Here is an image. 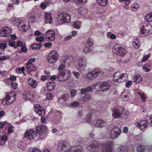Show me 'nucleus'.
<instances>
[{
	"label": "nucleus",
	"mask_w": 152,
	"mask_h": 152,
	"mask_svg": "<svg viewBox=\"0 0 152 152\" xmlns=\"http://www.w3.org/2000/svg\"><path fill=\"white\" fill-rule=\"evenodd\" d=\"M43 109V108L39 104H36L35 105L34 110L37 113H38V112L40 111L41 110Z\"/></svg>",
	"instance_id": "28"
},
{
	"label": "nucleus",
	"mask_w": 152,
	"mask_h": 152,
	"mask_svg": "<svg viewBox=\"0 0 152 152\" xmlns=\"http://www.w3.org/2000/svg\"><path fill=\"white\" fill-rule=\"evenodd\" d=\"M24 144V143H23L22 142H20L18 144V147L20 149H23L24 148V146H23L22 145H25Z\"/></svg>",
	"instance_id": "63"
},
{
	"label": "nucleus",
	"mask_w": 152,
	"mask_h": 152,
	"mask_svg": "<svg viewBox=\"0 0 152 152\" xmlns=\"http://www.w3.org/2000/svg\"><path fill=\"white\" fill-rule=\"evenodd\" d=\"M28 83L33 88H36L37 86V82L31 78H29L28 80Z\"/></svg>",
	"instance_id": "22"
},
{
	"label": "nucleus",
	"mask_w": 152,
	"mask_h": 152,
	"mask_svg": "<svg viewBox=\"0 0 152 152\" xmlns=\"http://www.w3.org/2000/svg\"><path fill=\"white\" fill-rule=\"evenodd\" d=\"M26 98L27 100H33L34 99L33 94L31 93H28L26 94Z\"/></svg>",
	"instance_id": "37"
},
{
	"label": "nucleus",
	"mask_w": 152,
	"mask_h": 152,
	"mask_svg": "<svg viewBox=\"0 0 152 152\" xmlns=\"http://www.w3.org/2000/svg\"><path fill=\"white\" fill-rule=\"evenodd\" d=\"M121 131L118 127H115L112 129L110 131V136L112 138L117 137L120 134Z\"/></svg>",
	"instance_id": "11"
},
{
	"label": "nucleus",
	"mask_w": 152,
	"mask_h": 152,
	"mask_svg": "<svg viewBox=\"0 0 152 152\" xmlns=\"http://www.w3.org/2000/svg\"><path fill=\"white\" fill-rule=\"evenodd\" d=\"M24 68L23 67H22L21 68H20V67H18L16 69V71L17 73L20 74L21 73H23V75H25L26 74H25V73L24 72Z\"/></svg>",
	"instance_id": "34"
},
{
	"label": "nucleus",
	"mask_w": 152,
	"mask_h": 152,
	"mask_svg": "<svg viewBox=\"0 0 152 152\" xmlns=\"http://www.w3.org/2000/svg\"><path fill=\"white\" fill-rule=\"evenodd\" d=\"M103 73L99 69H95L92 72H88L87 75V77L88 79L92 80L97 77L98 75Z\"/></svg>",
	"instance_id": "8"
},
{
	"label": "nucleus",
	"mask_w": 152,
	"mask_h": 152,
	"mask_svg": "<svg viewBox=\"0 0 152 152\" xmlns=\"http://www.w3.org/2000/svg\"><path fill=\"white\" fill-rule=\"evenodd\" d=\"M71 96L72 97H73L76 94V91L75 90H72L70 92Z\"/></svg>",
	"instance_id": "58"
},
{
	"label": "nucleus",
	"mask_w": 152,
	"mask_h": 152,
	"mask_svg": "<svg viewBox=\"0 0 152 152\" xmlns=\"http://www.w3.org/2000/svg\"><path fill=\"white\" fill-rule=\"evenodd\" d=\"M16 95L13 92L9 93L6 95V99H7L9 103H11L14 102L15 99Z\"/></svg>",
	"instance_id": "16"
},
{
	"label": "nucleus",
	"mask_w": 152,
	"mask_h": 152,
	"mask_svg": "<svg viewBox=\"0 0 152 152\" xmlns=\"http://www.w3.org/2000/svg\"><path fill=\"white\" fill-rule=\"evenodd\" d=\"M40 6L42 9H44L46 7V4L45 3L43 2L41 3Z\"/></svg>",
	"instance_id": "59"
},
{
	"label": "nucleus",
	"mask_w": 152,
	"mask_h": 152,
	"mask_svg": "<svg viewBox=\"0 0 152 152\" xmlns=\"http://www.w3.org/2000/svg\"><path fill=\"white\" fill-rule=\"evenodd\" d=\"M112 142H106L103 145V150L104 152H110L112 149Z\"/></svg>",
	"instance_id": "13"
},
{
	"label": "nucleus",
	"mask_w": 152,
	"mask_h": 152,
	"mask_svg": "<svg viewBox=\"0 0 152 152\" xmlns=\"http://www.w3.org/2000/svg\"><path fill=\"white\" fill-rule=\"evenodd\" d=\"M121 113L118 109H115L114 110L113 115L114 118H118L121 115Z\"/></svg>",
	"instance_id": "25"
},
{
	"label": "nucleus",
	"mask_w": 152,
	"mask_h": 152,
	"mask_svg": "<svg viewBox=\"0 0 152 152\" xmlns=\"http://www.w3.org/2000/svg\"><path fill=\"white\" fill-rule=\"evenodd\" d=\"M11 28L8 26H5L3 27L2 30L0 33V36L1 37H8L11 33Z\"/></svg>",
	"instance_id": "10"
},
{
	"label": "nucleus",
	"mask_w": 152,
	"mask_h": 152,
	"mask_svg": "<svg viewBox=\"0 0 152 152\" xmlns=\"http://www.w3.org/2000/svg\"><path fill=\"white\" fill-rule=\"evenodd\" d=\"M152 32V28L150 24H146L143 26L140 29V33L144 36L149 35Z\"/></svg>",
	"instance_id": "7"
},
{
	"label": "nucleus",
	"mask_w": 152,
	"mask_h": 152,
	"mask_svg": "<svg viewBox=\"0 0 152 152\" xmlns=\"http://www.w3.org/2000/svg\"><path fill=\"white\" fill-rule=\"evenodd\" d=\"M35 133L32 129H30L25 132L24 136L28 139H32L35 136Z\"/></svg>",
	"instance_id": "15"
},
{
	"label": "nucleus",
	"mask_w": 152,
	"mask_h": 152,
	"mask_svg": "<svg viewBox=\"0 0 152 152\" xmlns=\"http://www.w3.org/2000/svg\"><path fill=\"white\" fill-rule=\"evenodd\" d=\"M58 149L60 152H67L71 149V146L68 142L63 141L58 143Z\"/></svg>",
	"instance_id": "3"
},
{
	"label": "nucleus",
	"mask_w": 152,
	"mask_h": 152,
	"mask_svg": "<svg viewBox=\"0 0 152 152\" xmlns=\"http://www.w3.org/2000/svg\"><path fill=\"white\" fill-rule=\"evenodd\" d=\"M16 79V77L15 75H13L11 76L10 78L7 79V80H10L12 81H15Z\"/></svg>",
	"instance_id": "57"
},
{
	"label": "nucleus",
	"mask_w": 152,
	"mask_h": 152,
	"mask_svg": "<svg viewBox=\"0 0 152 152\" xmlns=\"http://www.w3.org/2000/svg\"><path fill=\"white\" fill-rule=\"evenodd\" d=\"M18 86V84L16 82H12L11 83V87L13 89H16Z\"/></svg>",
	"instance_id": "46"
},
{
	"label": "nucleus",
	"mask_w": 152,
	"mask_h": 152,
	"mask_svg": "<svg viewBox=\"0 0 152 152\" xmlns=\"http://www.w3.org/2000/svg\"><path fill=\"white\" fill-rule=\"evenodd\" d=\"M79 66L80 67H83V66H86V63L82 60H80L79 63Z\"/></svg>",
	"instance_id": "49"
},
{
	"label": "nucleus",
	"mask_w": 152,
	"mask_h": 152,
	"mask_svg": "<svg viewBox=\"0 0 152 152\" xmlns=\"http://www.w3.org/2000/svg\"><path fill=\"white\" fill-rule=\"evenodd\" d=\"M47 127L43 125L39 126L37 128V132L39 134L45 133L47 130Z\"/></svg>",
	"instance_id": "19"
},
{
	"label": "nucleus",
	"mask_w": 152,
	"mask_h": 152,
	"mask_svg": "<svg viewBox=\"0 0 152 152\" xmlns=\"http://www.w3.org/2000/svg\"><path fill=\"white\" fill-rule=\"evenodd\" d=\"M78 146L77 147H73L71 152H81V151Z\"/></svg>",
	"instance_id": "47"
},
{
	"label": "nucleus",
	"mask_w": 152,
	"mask_h": 152,
	"mask_svg": "<svg viewBox=\"0 0 152 152\" xmlns=\"http://www.w3.org/2000/svg\"><path fill=\"white\" fill-rule=\"evenodd\" d=\"M65 65L63 64H61L58 67V69L59 70H62L64 69Z\"/></svg>",
	"instance_id": "60"
},
{
	"label": "nucleus",
	"mask_w": 152,
	"mask_h": 152,
	"mask_svg": "<svg viewBox=\"0 0 152 152\" xmlns=\"http://www.w3.org/2000/svg\"><path fill=\"white\" fill-rule=\"evenodd\" d=\"M108 35L110 37V38L112 39H115L116 38V36L114 34H112L110 33H108Z\"/></svg>",
	"instance_id": "56"
},
{
	"label": "nucleus",
	"mask_w": 152,
	"mask_h": 152,
	"mask_svg": "<svg viewBox=\"0 0 152 152\" xmlns=\"http://www.w3.org/2000/svg\"><path fill=\"white\" fill-rule=\"evenodd\" d=\"M9 56H4L0 57V61H3L9 59Z\"/></svg>",
	"instance_id": "52"
},
{
	"label": "nucleus",
	"mask_w": 152,
	"mask_h": 152,
	"mask_svg": "<svg viewBox=\"0 0 152 152\" xmlns=\"http://www.w3.org/2000/svg\"><path fill=\"white\" fill-rule=\"evenodd\" d=\"M134 81L135 84H139L141 83L143 79L141 76L139 75H137L134 76Z\"/></svg>",
	"instance_id": "20"
},
{
	"label": "nucleus",
	"mask_w": 152,
	"mask_h": 152,
	"mask_svg": "<svg viewBox=\"0 0 152 152\" xmlns=\"http://www.w3.org/2000/svg\"><path fill=\"white\" fill-rule=\"evenodd\" d=\"M31 152H41L40 150L37 148H34L31 151Z\"/></svg>",
	"instance_id": "64"
},
{
	"label": "nucleus",
	"mask_w": 152,
	"mask_h": 152,
	"mask_svg": "<svg viewBox=\"0 0 152 152\" xmlns=\"http://www.w3.org/2000/svg\"><path fill=\"white\" fill-rule=\"evenodd\" d=\"M79 105V103L78 102L76 101L74 102L72 104V106L74 107H77Z\"/></svg>",
	"instance_id": "62"
},
{
	"label": "nucleus",
	"mask_w": 152,
	"mask_h": 152,
	"mask_svg": "<svg viewBox=\"0 0 152 152\" xmlns=\"http://www.w3.org/2000/svg\"><path fill=\"white\" fill-rule=\"evenodd\" d=\"M139 7L138 4L135 3L133 4L132 5L131 8L134 11H136L139 8Z\"/></svg>",
	"instance_id": "42"
},
{
	"label": "nucleus",
	"mask_w": 152,
	"mask_h": 152,
	"mask_svg": "<svg viewBox=\"0 0 152 152\" xmlns=\"http://www.w3.org/2000/svg\"><path fill=\"white\" fill-rule=\"evenodd\" d=\"M145 20L148 22L152 21V13L147 14L145 16Z\"/></svg>",
	"instance_id": "33"
},
{
	"label": "nucleus",
	"mask_w": 152,
	"mask_h": 152,
	"mask_svg": "<svg viewBox=\"0 0 152 152\" xmlns=\"http://www.w3.org/2000/svg\"><path fill=\"white\" fill-rule=\"evenodd\" d=\"M131 58L130 55H127L124 57L123 59V62L126 63L129 62Z\"/></svg>",
	"instance_id": "41"
},
{
	"label": "nucleus",
	"mask_w": 152,
	"mask_h": 152,
	"mask_svg": "<svg viewBox=\"0 0 152 152\" xmlns=\"http://www.w3.org/2000/svg\"><path fill=\"white\" fill-rule=\"evenodd\" d=\"M87 44L91 46L93 45V40L91 38H89L87 40Z\"/></svg>",
	"instance_id": "53"
},
{
	"label": "nucleus",
	"mask_w": 152,
	"mask_h": 152,
	"mask_svg": "<svg viewBox=\"0 0 152 152\" xmlns=\"http://www.w3.org/2000/svg\"><path fill=\"white\" fill-rule=\"evenodd\" d=\"M98 4L101 6H104L107 3L108 0H97Z\"/></svg>",
	"instance_id": "30"
},
{
	"label": "nucleus",
	"mask_w": 152,
	"mask_h": 152,
	"mask_svg": "<svg viewBox=\"0 0 152 152\" xmlns=\"http://www.w3.org/2000/svg\"><path fill=\"white\" fill-rule=\"evenodd\" d=\"M132 81L130 80L127 81L126 83V86L127 87L129 88L132 84Z\"/></svg>",
	"instance_id": "61"
},
{
	"label": "nucleus",
	"mask_w": 152,
	"mask_h": 152,
	"mask_svg": "<svg viewBox=\"0 0 152 152\" xmlns=\"http://www.w3.org/2000/svg\"><path fill=\"white\" fill-rule=\"evenodd\" d=\"M95 126L102 128L105 127L107 126V124L106 122L102 119H99L98 120L95 124Z\"/></svg>",
	"instance_id": "17"
},
{
	"label": "nucleus",
	"mask_w": 152,
	"mask_h": 152,
	"mask_svg": "<svg viewBox=\"0 0 152 152\" xmlns=\"http://www.w3.org/2000/svg\"><path fill=\"white\" fill-rule=\"evenodd\" d=\"M2 104L4 105H5L9 104L8 101L7 100V99H3L2 100Z\"/></svg>",
	"instance_id": "55"
},
{
	"label": "nucleus",
	"mask_w": 152,
	"mask_h": 152,
	"mask_svg": "<svg viewBox=\"0 0 152 152\" xmlns=\"http://www.w3.org/2000/svg\"><path fill=\"white\" fill-rule=\"evenodd\" d=\"M99 144L96 141L92 142L91 145L87 147V149L91 152L96 151L99 150Z\"/></svg>",
	"instance_id": "9"
},
{
	"label": "nucleus",
	"mask_w": 152,
	"mask_h": 152,
	"mask_svg": "<svg viewBox=\"0 0 152 152\" xmlns=\"http://www.w3.org/2000/svg\"><path fill=\"white\" fill-rule=\"evenodd\" d=\"M127 75L126 73H122L120 72L115 73L113 77V80L119 83H122L125 81L124 79Z\"/></svg>",
	"instance_id": "5"
},
{
	"label": "nucleus",
	"mask_w": 152,
	"mask_h": 152,
	"mask_svg": "<svg viewBox=\"0 0 152 152\" xmlns=\"http://www.w3.org/2000/svg\"><path fill=\"white\" fill-rule=\"evenodd\" d=\"M55 87L56 84L54 82H50L47 83V88L49 91H53L55 89Z\"/></svg>",
	"instance_id": "21"
},
{
	"label": "nucleus",
	"mask_w": 152,
	"mask_h": 152,
	"mask_svg": "<svg viewBox=\"0 0 152 152\" xmlns=\"http://www.w3.org/2000/svg\"><path fill=\"white\" fill-rule=\"evenodd\" d=\"M36 114L42 117H44L45 115V111L44 109H43L41 110L40 111H39L38 113H37Z\"/></svg>",
	"instance_id": "43"
},
{
	"label": "nucleus",
	"mask_w": 152,
	"mask_h": 152,
	"mask_svg": "<svg viewBox=\"0 0 152 152\" xmlns=\"http://www.w3.org/2000/svg\"><path fill=\"white\" fill-rule=\"evenodd\" d=\"M59 58V55L57 52L55 50L51 51L48 54L47 57V61L50 64H53L56 62Z\"/></svg>",
	"instance_id": "2"
},
{
	"label": "nucleus",
	"mask_w": 152,
	"mask_h": 152,
	"mask_svg": "<svg viewBox=\"0 0 152 152\" xmlns=\"http://www.w3.org/2000/svg\"><path fill=\"white\" fill-rule=\"evenodd\" d=\"M23 45H24L20 41H18L17 42V45L15 46V48H17V46L18 47H22Z\"/></svg>",
	"instance_id": "54"
},
{
	"label": "nucleus",
	"mask_w": 152,
	"mask_h": 152,
	"mask_svg": "<svg viewBox=\"0 0 152 152\" xmlns=\"http://www.w3.org/2000/svg\"><path fill=\"white\" fill-rule=\"evenodd\" d=\"M35 40L37 42H41L43 41L44 39L43 37H39L36 38L35 39Z\"/></svg>",
	"instance_id": "50"
},
{
	"label": "nucleus",
	"mask_w": 152,
	"mask_h": 152,
	"mask_svg": "<svg viewBox=\"0 0 152 152\" xmlns=\"http://www.w3.org/2000/svg\"><path fill=\"white\" fill-rule=\"evenodd\" d=\"M31 47L34 50H38L40 49V46L37 43H35L32 45Z\"/></svg>",
	"instance_id": "38"
},
{
	"label": "nucleus",
	"mask_w": 152,
	"mask_h": 152,
	"mask_svg": "<svg viewBox=\"0 0 152 152\" xmlns=\"http://www.w3.org/2000/svg\"><path fill=\"white\" fill-rule=\"evenodd\" d=\"M81 24V21H76L74 22L73 26L74 28L77 29H80V26Z\"/></svg>",
	"instance_id": "31"
},
{
	"label": "nucleus",
	"mask_w": 152,
	"mask_h": 152,
	"mask_svg": "<svg viewBox=\"0 0 152 152\" xmlns=\"http://www.w3.org/2000/svg\"><path fill=\"white\" fill-rule=\"evenodd\" d=\"M87 0H73L74 2L77 4L82 5L84 4Z\"/></svg>",
	"instance_id": "35"
},
{
	"label": "nucleus",
	"mask_w": 152,
	"mask_h": 152,
	"mask_svg": "<svg viewBox=\"0 0 152 152\" xmlns=\"http://www.w3.org/2000/svg\"><path fill=\"white\" fill-rule=\"evenodd\" d=\"M45 38L49 41H53L55 37V33L53 30H49L47 31L45 34Z\"/></svg>",
	"instance_id": "12"
},
{
	"label": "nucleus",
	"mask_w": 152,
	"mask_h": 152,
	"mask_svg": "<svg viewBox=\"0 0 152 152\" xmlns=\"http://www.w3.org/2000/svg\"><path fill=\"white\" fill-rule=\"evenodd\" d=\"M46 96L48 99L50 100L52 99L53 95L51 93H48L46 94Z\"/></svg>",
	"instance_id": "48"
},
{
	"label": "nucleus",
	"mask_w": 152,
	"mask_h": 152,
	"mask_svg": "<svg viewBox=\"0 0 152 152\" xmlns=\"http://www.w3.org/2000/svg\"><path fill=\"white\" fill-rule=\"evenodd\" d=\"M130 96V94H129V93L128 92L123 93L122 94L121 98L124 100H125V99H128Z\"/></svg>",
	"instance_id": "29"
},
{
	"label": "nucleus",
	"mask_w": 152,
	"mask_h": 152,
	"mask_svg": "<svg viewBox=\"0 0 152 152\" xmlns=\"http://www.w3.org/2000/svg\"><path fill=\"white\" fill-rule=\"evenodd\" d=\"M145 148L144 146L141 145H138L137 150L138 152H143L145 150Z\"/></svg>",
	"instance_id": "36"
},
{
	"label": "nucleus",
	"mask_w": 152,
	"mask_h": 152,
	"mask_svg": "<svg viewBox=\"0 0 152 152\" xmlns=\"http://www.w3.org/2000/svg\"><path fill=\"white\" fill-rule=\"evenodd\" d=\"M109 88V85L107 82H103L100 84V90L101 91H105L108 90Z\"/></svg>",
	"instance_id": "23"
},
{
	"label": "nucleus",
	"mask_w": 152,
	"mask_h": 152,
	"mask_svg": "<svg viewBox=\"0 0 152 152\" xmlns=\"http://www.w3.org/2000/svg\"><path fill=\"white\" fill-rule=\"evenodd\" d=\"M92 47L86 46L83 49V51L84 53H87L92 51Z\"/></svg>",
	"instance_id": "32"
},
{
	"label": "nucleus",
	"mask_w": 152,
	"mask_h": 152,
	"mask_svg": "<svg viewBox=\"0 0 152 152\" xmlns=\"http://www.w3.org/2000/svg\"><path fill=\"white\" fill-rule=\"evenodd\" d=\"M9 45L10 46L14 47L15 46H16L15 45V42L14 41L12 40H10V41H9Z\"/></svg>",
	"instance_id": "51"
},
{
	"label": "nucleus",
	"mask_w": 152,
	"mask_h": 152,
	"mask_svg": "<svg viewBox=\"0 0 152 152\" xmlns=\"http://www.w3.org/2000/svg\"><path fill=\"white\" fill-rule=\"evenodd\" d=\"M19 28L20 31L21 32L26 31L29 28L28 26L26 25V22L23 18L15 19L13 20Z\"/></svg>",
	"instance_id": "1"
},
{
	"label": "nucleus",
	"mask_w": 152,
	"mask_h": 152,
	"mask_svg": "<svg viewBox=\"0 0 152 152\" xmlns=\"http://www.w3.org/2000/svg\"><path fill=\"white\" fill-rule=\"evenodd\" d=\"M35 58H31L28 60L26 64V66H29V65H32V63H33L35 61Z\"/></svg>",
	"instance_id": "39"
},
{
	"label": "nucleus",
	"mask_w": 152,
	"mask_h": 152,
	"mask_svg": "<svg viewBox=\"0 0 152 152\" xmlns=\"http://www.w3.org/2000/svg\"><path fill=\"white\" fill-rule=\"evenodd\" d=\"M57 19L59 23H62L69 22L70 20V17L69 15L61 13L58 14Z\"/></svg>",
	"instance_id": "6"
},
{
	"label": "nucleus",
	"mask_w": 152,
	"mask_h": 152,
	"mask_svg": "<svg viewBox=\"0 0 152 152\" xmlns=\"http://www.w3.org/2000/svg\"><path fill=\"white\" fill-rule=\"evenodd\" d=\"M118 150L119 152H127L128 151V149L126 147L122 146L118 148Z\"/></svg>",
	"instance_id": "40"
},
{
	"label": "nucleus",
	"mask_w": 152,
	"mask_h": 152,
	"mask_svg": "<svg viewBox=\"0 0 152 152\" xmlns=\"http://www.w3.org/2000/svg\"><path fill=\"white\" fill-rule=\"evenodd\" d=\"M133 45L134 47L136 49L138 48L140 46V45L138 41H136V42L133 41Z\"/></svg>",
	"instance_id": "44"
},
{
	"label": "nucleus",
	"mask_w": 152,
	"mask_h": 152,
	"mask_svg": "<svg viewBox=\"0 0 152 152\" xmlns=\"http://www.w3.org/2000/svg\"><path fill=\"white\" fill-rule=\"evenodd\" d=\"M69 78V76H66L64 72H61L58 75L57 79L58 81L61 82L66 80Z\"/></svg>",
	"instance_id": "14"
},
{
	"label": "nucleus",
	"mask_w": 152,
	"mask_h": 152,
	"mask_svg": "<svg viewBox=\"0 0 152 152\" xmlns=\"http://www.w3.org/2000/svg\"><path fill=\"white\" fill-rule=\"evenodd\" d=\"M26 68L28 72L34 71L37 70L36 66L33 65H29V66H26Z\"/></svg>",
	"instance_id": "26"
},
{
	"label": "nucleus",
	"mask_w": 152,
	"mask_h": 152,
	"mask_svg": "<svg viewBox=\"0 0 152 152\" xmlns=\"http://www.w3.org/2000/svg\"><path fill=\"white\" fill-rule=\"evenodd\" d=\"M45 21L46 23H50L52 20L51 15L50 13H46L45 15Z\"/></svg>",
	"instance_id": "24"
},
{
	"label": "nucleus",
	"mask_w": 152,
	"mask_h": 152,
	"mask_svg": "<svg viewBox=\"0 0 152 152\" xmlns=\"http://www.w3.org/2000/svg\"><path fill=\"white\" fill-rule=\"evenodd\" d=\"M138 94L139 95V97L142 99V100L143 102H144L146 100V97L144 93L141 94L140 92H138Z\"/></svg>",
	"instance_id": "45"
},
{
	"label": "nucleus",
	"mask_w": 152,
	"mask_h": 152,
	"mask_svg": "<svg viewBox=\"0 0 152 152\" xmlns=\"http://www.w3.org/2000/svg\"><path fill=\"white\" fill-rule=\"evenodd\" d=\"M0 145H4L7 139V137L5 135L3 136L1 138L0 136Z\"/></svg>",
	"instance_id": "27"
},
{
	"label": "nucleus",
	"mask_w": 152,
	"mask_h": 152,
	"mask_svg": "<svg viewBox=\"0 0 152 152\" xmlns=\"http://www.w3.org/2000/svg\"><path fill=\"white\" fill-rule=\"evenodd\" d=\"M113 51L115 54L119 56H122L127 53V50L125 48L118 45H115L113 49Z\"/></svg>",
	"instance_id": "4"
},
{
	"label": "nucleus",
	"mask_w": 152,
	"mask_h": 152,
	"mask_svg": "<svg viewBox=\"0 0 152 152\" xmlns=\"http://www.w3.org/2000/svg\"><path fill=\"white\" fill-rule=\"evenodd\" d=\"M135 125L141 129L142 130L147 126V122L145 121H140V122L136 123Z\"/></svg>",
	"instance_id": "18"
}]
</instances>
